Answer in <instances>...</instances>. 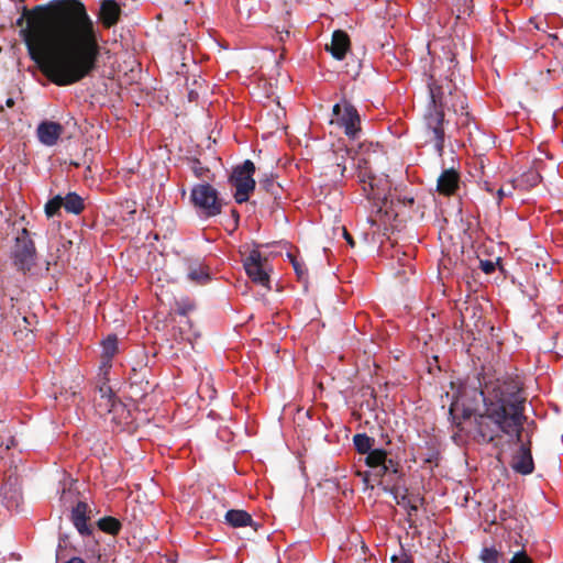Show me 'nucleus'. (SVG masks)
<instances>
[{
  "label": "nucleus",
  "instance_id": "nucleus-1",
  "mask_svg": "<svg viewBox=\"0 0 563 563\" xmlns=\"http://www.w3.org/2000/svg\"><path fill=\"white\" fill-rule=\"evenodd\" d=\"M462 413L456 411L460 400L449 407L448 419L454 428L452 440L457 445L472 440L478 444L492 443L496 431L506 435L517 434L527 421L526 397L517 376L505 374L486 382L481 389L465 387L460 393Z\"/></svg>",
  "mask_w": 563,
  "mask_h": 563
},
{
  "label": "nucleus",
  "instance_id": "nucleus-2",
  "mask_svg": "<svg viewBox=\"0 0 563 563\" xmlns=\"http://www.w3.org/2000/svg\"><path fill=\"white\" fill-rule=\"evenodd\" d=\"M55 7L52 13L51 38L57 53L47 65L48 79L59 86H70L89 76L97 67L100 54L95 22L80 0H53L36 9Z\"/></svg>",
  "mask_w": 563,
  "mask_h": 563
},
{
  "label": "nucleus",
  "instance_id": "nucleus-3",
  "mask_svg": "<svg viewBox=\"0 0 563 563\" xmlns=\"http://www.w3.org/2000/svg\"><path fill=\"white\" fill-rule=\"evenodd\" d=\"M353 444L360 454H366V464L371 472L378 477V484L384 493H399L401 474L399 463L385 449H374V439L366 433H356Z\"/></svg>",
  "mask_w": 563,
  "mask_h": 563
},
{
  "label": "nucleus",
  "instance_id": "nucleus-4",
  "mask_svg": "<svg viewBox=\"0 0 563 563\" xmlns=\"http://www.w3.org/2000/svg\"><path fill=\"white\" fill-rule=\"evenodd\" d=\"M189 201L199 219L202 220L219 216L225 205L218 189L208 181L196 184L191 187Z\"/></svg>",
  "mask_w": 563,
  "mask_h": 563
},
{
  "label": "nucleus",
  "instance_id": "nucleus-5",
  "mask_svg": "<svg viewBox=\"0 0 563 563\" xmlns=\"http://www.w3.org/2000/svg\"><path fill=\"white\" fill-rule=\"evenodd\" d=\"M430 101L429 103L434 108H440L444 112V109L452 110L454 113L463 112L467 109L466 97L456 88H452L450 81L444 84H437V81L430 77L428 82Z\"/></svg>",
  "mask_w": 563,
  "mask_h": 563
},
{
  "label": "nucleus",
  "instance_id": "nucleus-6",
  "mask_svg": "<svg viewBox=\"0 0 563 563\" xmlns=\"http://www.w3.org/2000/svg\"><path fill=\"white\" fill-rule=\"evenodd\" d=\"M255 164L251 159H245L233 167L228 181L235 188L233 197L236 203L242 205L249 201L251 194L255 190Z\"/></svg>",
  "mask_w": 563,
  "mask_h": 563
},
{
  "label": "nucleus",
  "instance_id": "nucleus-7",
  "mask_svg": "<svg viewBox=\"0 0 563 563\" xmlns=\"http://www.w3.org/2000/svg\"><path fill=\"white\" fill-rule=\"evenodd\" d=\"M10 258L14 268L23 275L30 273L35 266L36 249L26 229H22L21 234L15 238Z\"/></svg>",
  "mask_w": 563,
  "mask_h": 563
},
{
  "label": "nucleus",
  "instance_id": "nucleus-8",
  "mask_svg": "<svg viewBox=\"0 0 563 563\" xmlns=\"http://www.w3.org/2000/svg\"><path fill=\"white\" fill-rule=\"evenodd\" d=\"M332 122L344 129L345 135L356 140L361 133V117L357 109L346 99L336 102L332 109Z\"/></svg>",
  "mask_w": 563,
  "mask_h": 563
},
{
  "label": "nucleus",
  "instance_id": "nucleus-9",
  "mask_svg": "<svg viewBox=\"0 0 563 563\" xmlns=\"http://www.w3.org/2000/svg\"><path fill=\"white\" fill-rule=\"evenodd\" d=\"M444 112L440 108H434L428 104L427 112L424 113V125L428 134H430V142L439 157L443 156L445 131L443 128Z\"/></svg>",
  "mask_w": 563,
  "mask_h": 563
},
{
  "label": "nucleus",
  "instance_id": "nucleus-10",
  "mask_svg": "<svg viewBox=\"0 0 563 563\" xmlns=\"http://www.w3.org/2000/svg\"><path fill=\"white\" fill-rule=\"evenodd\" d=\"M526 421L522 423V428L518 435L511 434L509 435L511 439H515L516 444L519 445L518 450L515 452L511 461V467L516 473L528 475L531 474L534 470V462L531 453L530 441L525 442L522 439L523 426Z\"/></svg>",
  "mask_w": 563,
  "mask_h": 563
},
{
  "label": "nucleus",
  "instance_id": "nucleus-11",
  "mask_svg": "<svg viewBox=\"0 0 563 563\" xmlns=\"http://www.w3.org/2000/svg\"><path fill=\"white\" fill-rule=\"evenodd\" d=\"M263 261L264 260L261 252L257 250H252L247 257L243 261V267L246 275L253 283L269 289L271 279L264 267Z\"/></svg>",
  "mask_w": 563,
  "mask_h": 563
},
{
  "label": "nucleus",
  "instance_id": "nucleus-12",
  "mask_svg": "<svg viewBox=\"0 0 563 563\" xmlns=\"http://www.w3.org/2000/svg\"><path fill=\"white\" fill-rule=\"evenodd\" d=\"M413 460L430 468L437 466L440 460V444L437 439H424L423 445H419L416 450Z\"/></svg>",
  "mask_w": 563,
  "mask_h": 563
},
{
  "label": "nucleus",
  "instance_id": "nucleus-13",
  "mask_svg": "<svg viewBox=\"0 0 563 563\" xmlns=\"http://www.w3.org/2000/svg\"><path fill=\"white\" fill-rule=\"evenodd\" d=\"M64 128L60 123L55 121L44 120L36 129L38 141L45 146H54L57 144Z\"/></svg>",
  "mask_w": 563,
  "mask_h": 563
},
{
  "label": "nucleus",
  "instance_id": "nucleus-14",
  "mask_svg": "<svg viewBox=\"0 0 563 563\" xmlns=\"http://www.w3.org/2000/svg\"><path fill=\"white\" fill-rule=\"evenodd\" d=\"M90 512L91 509L85 501H78L71 510V522L77 529L78 533L82 537H88L92 533L91 528L87 523V521L90 519Z\"/></svg>",
  "mask_w": 563,
  "mask_h": 563
},
{
  "label": "nucleus",
  "instance_id": "nucleus-15",
  "mask_svg": "<svg viewBox=\"0 0 563 563\" xmlns=\"http://www.w3.org/2000/svg\"><path fill=\"white\" fill-rule=\"evenodd\" d=\"M325 51L338 60H343L350 51V37L345 31L335 30L332 34L330 44L325 45Z\"/></svg>",
  "mask_w": 563,
  "mask_h": 563
},
{
  "label": "nucleus",
  "instance_id": "nucleus-16",
  "mask_svg": "<svg viewBox=\"0 0 563 563\" xmlns=\"http://www.w3.org/2000/svg\"><path fill=\"white\" fill-rule=\"evenodd\" d=\"M121 13V7L115 0H102L100 3L99 21L103 27L110 29L120 21Z\"/></svg>",
  "mask_w": 563,
  "mask_h": 563
},
{
  "label": "nucleus",
  "instance_id": "nucleus-17",
  "mask_svg": "<svg viewBox=\"0 0 563 563\" xmlns=\"http://www.w3.org/2000/svg\"><path fill=\"white\" fill-rule=\"evenodd\" d=\"M460 188V175L454 167L443 169L438 178L437 189L444 196L455 195Z\"/></svg>",
  "mask_w": 563,
  "mask_h": 563
},
{
  "label": "nucleus",
  "instance_id": "nucleus-18",
  "mask_svg": "<svg viewBox=\"0 0 563 563\" xmlns=\"http://www.w3.org/2000/svg\"><path fill=\"white\" fill-rule=\"evenodd\" d=\"M393 497L396 504L407 511L410 520L424 506L423 495H393Z\"/></svg>",
  "mask_w": 563,
  "mask_h": 563
},
{
  "label": "nucleus",
  "instance_id": "nucleus-19",
  "mask_svg": "<svg viewBox=\"0 0 563 563\" xmlns=\"http://www.w3.org/2000/svg\"><path fill=\"white\" fill-rule=\"evenodd\" d=\"M187 278L198 285H206L211 280V274L200 262H190L187 267Z\"/></svg>",
  "mask_w": 563,
  "mask_h": 563
},
{
  "label": "nucleus",
  "instance_id": "nucleus-20",
  "mask_svg": "<svg viewBox=\"0 0 563 563\" xmlns=\"http://www.w3.org/2000/svg\"><path fill=\"white\" fill-rule=\"evenodd\" d=\"M225 522L233 528L253 526L252 516L242 509H230L224 516Z\"/></svg>",
  "mask_w": 563,
  "mask_h": 563
},
{
  "label": "nucleus",
  "instance_id": "nucleus-21",
  "mask_svg": "<svg viewBox=\"0 0 563 563\" xmlns=\"http://www.w3.org/2000/svg\"><path fill=\"white\" fill-rule=\"evenodd\" d=\"M63 208L68 213L80 214L85 209L84 199L76 192L70 191L66 196H62Z\"/></svg>",
  "mask_w": 563,
  "mask_h": 563
},
{
  "label": "nucleus",
  "instance_id": "nucleus-22",
  "mask_svg": "<svg viewBox=\"0 0 563 563\" xmlns=\"http://www.w3.org/2000/svg\"><path fill=\"white\" fill-rule=\"evenodd\" d=\"M102 365L110 366L111 360L118 351V336L115 334H109L102 342Z\"/></svg>",
  "mask_w": 563,
  "mask_h": 563
},
{
  "label": "nucleus",
  "instance_id": "nucleus-23",
  "mask_svg": "<svg viewBox=\"0 0 563 563\" xmlns=\"http://www.w3.org/2000/svg\"><path fill=\"white\" fill-rule=\"evenodd\" d=\"M23 501V495H0V507L8 511H20V505Z\"/></svg>",
  "mask_w": 563,
  "mask_h": 563
},
{
  "label": "nucleus",
  "instance_id": "nucleus-24",
  "mask_svg": "<svg viewBox=\"0 0 563 563\" xmlns=\"http://www.w3.org/2000/svg\"><path fill=\"white\" fill-rule=\"evenodd\" d=\"M542 179V176L540 173L533 168H530L529 170L525 172L517 181L519 183V186H522L525 188H533L536 187Z\"/></svg>",
  "mask_w": 563,
  "mask_h": 563
},
{
  "label": "nucleus",
  "instance_id": "nucleus-25",
  "mask_svg": "<svg viewBox=\"0 0 563 563\" xmlns=\"http://www.w3.org/2000/svg\"><path fill=\"white\" fill-rule=\"evenodd\" d=\"M188 166H189L190 170L192 172V174L195 175V177H197V178L211 179L212 178L211 176H213L211 174L210 168L202 165L200 159L197 157L188 158Z\"/></svg>",
  "mask_w": 563,
  "mask_h": 563
},
{
  "label": "nucleus",
  "instance_id": "nucleus-26",
  "mask_svg": "<svg viewBox=\"0 0 563 563\" xmlns=\"http://www.w3.org/2000/svg\"><path fill=\"white\" fill-rule=\"evenodd\" d=\"M98 527L103 532L115 536L121 530V522L113 517H104L98 521Z\"/></svg>",
  "mask_w": 563,
  "mask_h": 563
},
{
  "label": "nucleus",
  "instance_id": "nucleus-27",
  "mask_svg": "<svg viewBox=\"0 0 563 563\" xmlns=\"http://www.w3.org/2000/svg\"><path fill=\"white\" fill-rule=\"evenodd\" d=\"M63 207L62 195H56L51 198L44 207L45 214L47 218H54L55 216H60V208Z\"/></svg>",
  "mask_w": 563,
  "mask_h": 563
},
{
  "label": "nucleus",
  "instance_id": "nucleus-28",
  "mask_svg": "<svg viewBox=\"0 0 563 563\" xmlns=\"http://www.w3.org/2000/svg\"><path fill=\"white\" fill-rule=\"evenodd\" d=\"M500 553L495 547H484L479 553L483 563H499Z\"/></svg>",
  "mask_w": 563,
  "mask_h": 563
},
{
  "label": "nucleus",
  "instance_id": "nucleus-29",
  "mask_svg": "<svg viewBox=\"0 0 563 563\" xmlns=\"http://www.w3.org/2000/svg\"><path fill=\"white\" fill-rule=\"evenodd\" d=\"M98 393L100 397L107 401L106 405L108 407V410L110 411L111 407H113L115 401V395L111 386H109L107 383H102L101 385L98 386Z\"/></svg>",
  "mask_w": 563,
  "mask_h": 563
},
{
  "label": "nucleus",
  "instance_id": "nucleus-30",
  "mask_svg": "<svg viewBox=\"0 0 563 563\" xmlns=\"http://www.w3.org/2000/svg\"><path fill=\"white\" fill-rule=\"evenodd\" d=\"M258 185L260 188L265 190L267 194L273 189L278 190V183L274 180L273 174H265L264 177L258 180Z\"/></svg>",
  "mask_w": 563,
  "mask_h": 563
},
{
  "label": "nucleus",
  "instance_id": "nucleus-31",
  "mask_svg": "<svg viewBox=\"0 0 563 563\" xmlns=\"http://www.w3.org/2000/svg\"><path fill=\"white\" fill-rule=\"evenodd\" d=\"M287 257L289 258L298 278L302 279L307 275V268L305 264L297 260L291 253H287Z\"/></svg>",
  "mask_w": 563,
  "mask_h": 563
},
{
  "label": "nucleus",
  "instance_id": "nucleus-32",
  "mask_svg": "<svg viewBox=\"0 0 563 563\" xmlns=\"http://www.w3.org/2000/svg\"><path fill=\"white\" fill-rule=\"evenodd\" d=\"M391 563H413L411 555L401 547L399 554L391 556Z\"/></svg>",
  "mask_w": 563,
  "mask_h": 563
},
{
  "label": "nucleus",
  "instance_id": "nucleus-33",
  "mask_svg": "<svg viewBox=\"0 0 563 563\" xmlns=\"http://www.w3.org/2000/svg\"><path fill=\"white\" fill-rule=\"evenodd\" d=\"M475 496L476 495L472 496V495H468V494L460 495L461 500H460V498H457L456 503L460 504L463 507H468V503L472 500L475 504L474 508H477L481 505L482 501L475 499Z\"/></svg>",
  "mask_w": 563,
  "mask_h": 563
},
{
  "label": "nucleus",
  "instance_id": "nucleus-34",
  "mask_svg": "<svg viewBox=\"0 0 563 563\" xmlns=\"http://www.w3.org/2000/svg\"><path fill=\"white\" fill-rule=\"evenodd\" d=\"M509 563H533L525 550L516 552Z\"/></svg>",
  "mask_w": 563,
  "mask_h": 563
},
{
  "label": "nucleus",
  "instance_id": "nucleus-35",
  "mask_svg": "<svg viewBox=\"0 0 563 563\" xmlns=\"http://www.w3.org/2000/svg\"><path fill=\"white\" fill-rule=\"evenodd\" d=\"M479 267L485 274H493L496 269V263L490 260H481Z\"/></svg>",
  "mask_w": 563,
  "mask_h": 563
},
{
  "label": "nucleus",
  "instance_id": "nucleus-36",
  "mask_svg": "<svg viewBox=\"0 0 563 563\" xmlns=\"http://www.w3.org/2000/svg\"><path fill=\"white\" fill-rule=\"evenodd\" d=\"M194 309L192 303L188 301L177 302L176 313L179 316H187Z\"/></svg>",
  "mask_w": 563,
  "mask_h": 563
},
{
  "label": "nucleus",
  "instance_id": "nucleus-37",
  "mask_svg": "<svg viewBox=\"0 0 563 563\" xmlns=\"http://www.w3.org/2000/svg\"><path fill=\"white\" fill-rule=\"evenodd\" d=\"M457 124L461 126V128H468L470 124H471V117H470V113L465 110V111H461L459 112V119H457Z\"/></svg>",
  "mask_w": 563,
  "mask_h": 563
},
{
  "label": "nucleus",
  "instance_id": "nucleus-38",
  "mask_svg": "<svg viewBox=\"0 0 563 563\" xmlns=\"http://www.w3.org/2000/svg\"><path fill=\"white\" fill-rule=\"evenodd\" d=\"M273 36L278 42L284 43L285 41H287L290 37V31L285 30V29H283V30L276 29Z\"/></svg>",
  "mask_w": 563,
  "mask_h": 563
},
{
  "label": "nucleus",
  "instance_id": "nucleus-39",
  "mask_svg": "<svg viewBox=\"0 0 563 563\" xmlns=\"http://www.w3.org/2000/svg\"><path fill=\"white\" fill-rule=\"evenodd\" d=\"M283 187L278 184V190L273 189L268 194L274 198L275 202H278L283 198Z\"/></svg>",
  "mask_w": 563,
  "mask_h": 563
},
{
  "label": "nucleus",
  "instance_id": "nucleus-40",
  "mask_svg": "<svg viewBox=\"0 0 563 563\" xmlns=\"http://www.w3.org/2000/svg\"><path fill=\"white\" fill-rule=\"evenodd\" d=\"M24 41H25V44L27 46V51H29L30 57L33 60L37 62V53H36L35 48H34L33 44L30 42L29 38H25Z\"/></svg>",
  "mask_w": 563,
  "mask_h": 563
},
{
  "label": "nucleus",
  "instance_id": "nucleus-41",
  "mask_svg": "<svg viewBox=\"0 0 563 563\" xmlns=\"http://www.w3.org/2000/svg\"><path fill=\"white\" fill-rule=\"evenodd\" d=\"M343 238L345 239L346 243L351 246V247H354L355 245V241L354 239L352 238V235L345 230L343 229Z\"/></svg>",
  "mask_w": 563,
  "mask_h": 563
},
{
  "label": "nucleus",
  "instance_id": "nucleus-42",
  "mask_svg": "<svg viewBox=\"0 0 563 563\" xmlns=\"http://www.w3.org/2000/svg\"><path fill=\"white\" fill-rule=\"evenodd\" d=\"M7 485H10V488H9V490H5V493H18L21 489L20 487H13V478L11 475L9 476V478L5 483V486Z\"/></svg>",
  "mask_w": 563,
  "mask_h": 563
},
{
  "label": "nucleus",
  "instance_id": "nucleus-43",
  "mask_svg": "<svg viewBox=\"0 0 563 563\" xmlns=\"http://www.w3.org/2000/svg\"><path fill=\"white\" fill-rule=\"evenodd\" d=\"M509 195H511V190L505 191L504 188H499L497 191L498 202H500L504 199V197L509 196Z\"/></svg>",
  "mask_w": 563,
  "mask_h": 563
},
{
  "label": "nucleus",
  "instance_id": "nucleus-44",
  "mask_svg": "<svg viewBox=\"0 0 563 563\" xmlns=\"http://www.w3.org/2000/svg\"><path fill=\"white\" fill-rule=\"evenodd\" d=\"M231 217L234 221V228H236L239 225V222H240V213L236 209H232L231 210Z\"/></svg>",
  "mask_w": 563,
  "mask_h": 563
},
{
  "label": "nucleus",
  "instance_id": "nucleus-45",
  "mask_svg": "<svg viewBox=\"0 0 563 563\" xmlns=\"http://www.w3.org/2000/svg\"><path fill=\"white\" fill-rule=\"evenodd\" d=\"M65 563H86V562H85L84 559H81L79 556H73L68 561H66Z\"/></svg>",
  "mask_w": 563,
  "mask_h": 563
},
{
  "label": "nucleus",
  "instance_id": "nucleus-46",
  "mask_svg": "<svg viewBox=\"0 0 563 563\" xmlns=\"http://www.w3.org/2000/svg\"><path fill=\"white\" fill-rule=\"evenodd\" d=\"M341 158H342V159H340V162H339V159L336 161V165H338L339 167H342V175H343V174H344V172H345V169H346V167H345V165L343 164V163H344V156L342 155V157H341Z\"/></svg>",
  "mask_w": 563,
  "mask_h": 563
},
{
  "label": "nucleus",
  "instance_id": "nucleus-47",
  "mask_svg": "<svg viewBox=\"0 0 563 563\" xmlns=\"http://www.w3.org/2000/svg\"><path fill=\"white\" fill-rule=\"evenodd\" d=\"M34 318H35V316H32V317L24 316V317H22V321L25 323V327H26V325L31 324V319H34Z\"/></svg>",
  "mask_w": 563,
  "mask_h": 563
},
{
  "label": "nucleus",
  "instance_id": "nucleus-48",
  "mask_svg": "<svg viewBox=\"0 0 563 563\" xmlns=\"http://www.w3.org/2000/svg\"><path fill=\"white\" fill-rule=\"evenodd\" d=\"M13 445H14V439L10 438V441L5 444V450H9Z\"/></svg>",
  "mask_w": 563,
  "mask_h": 563
},
{
  "label": "nucleus",
  "instance_id": "nucleus-49",
  "mask_svg": "<svg viewBox=\"0 0 563 563\" xmlns=\"http://www.w3.org/2000/svg\"><path fill=\"white\" fill-rule=\"evenodd\" d=\"M57 493H62V494H65V493H71V488H69L68 490L66 489V487H63L62 490H57Z\"/></svg>",
  "mask_w": 563,
  "mask_h": 563
},
{
  "label": "nucleus",
  "instance_id": "nucleus-50",
  "mask_svg": "<svg viewBox=\"0 0 563 563\" xmlns=\"http://www.w3.org/2000/svg\"><path fill=\"white\" fill-rule=\"evenodd\" d=\"M7 104H8V106L13 104V100H12L11 98H9V99L7 100Z\"/></svg>",
  "mask_w": 563,
  "mask_h": 563
},
{
  "label": "nucleus",
  "instance_id": "nucleus-51",
  "mask_svg": "<svg viewBox=\"0 0 563 563\" xmlns=\"http://www.w3.org/2000/svg\"><path fill=\"white\" fill-rule=\"evenodd\" d=\"M131 374H132V376H135V374H136V369H135V368H132V369H131Z\"/></svg>",
  "mask_w": 563,
  "mask_h": 563
},
{
  "label": "nucleus",
  "instance_id": "nucleus-52",
  "mask_svg": "<svg viewBox=\"0 0 563 563\" xmlns=\"http://www.w3.org/2000/svg\"><path fill=\"white\" fill-rule=\"evenodd\" d=\"M22 21H23V18H19V19H18V21H16V23H18V24H21V23H22Z\"/></svg>",
  "mask_w": 563,
  "mask_h": 563
}]
</instances>
